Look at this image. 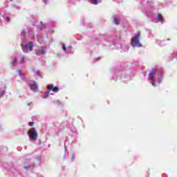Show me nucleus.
I'll return each instance as SVG.
<instances>
[{
    "instance_id": "nucleus-12",
    "label": "nucleus",
    "mask_w": 177,
    "mask_h": 177,
    "mask_svg": "<svg viewBox=\"0 0 177 177\" xmlns=\"http://www.w3.org/2000/svg\"><path fill=\"white\" fill-rule=\"evenodd\" d=\"M36 74L37 75H38V77H40V78H44V77H42V75H41L39 71H36Z\"/></svg>"
},
{
    "instance_id": "nucleus-3",
    "label": "nucleus",
    "mask_w": 177,
    "mask_h": 177,
    "mask_svg": "<svg viewBox=\"0 0 177 177\" xmlns=\"http://www.w3.org/2000/svg\"><path fill=\"white\" fill-rule=\"evenodd\" d=\"M21 46H22V48H24V49H27L28 50H30V52H32V48H34L32 41H30L28 44L25 46H23V44H21Z\"/></svg>"
},
{
    "instance_id": "nucleus-2",
    "label": "nucleus",
    "mask_w": 177,
    "mask_h": 177,
    "mask_svg": "<svg viewBox=\"0 0 177 177\" xmlns=\"http://www.w3.org/2000/svg\"><path fill=\"white\" fill-rule=\"evenodd\" d=\"M28 135L31 140H37L38 139V133L35 128H31L28 131Z\"/></svg>"
},
{
    "instance_id": "nucleus-11",
    "label": "nucleus",
    "mask_w": 177,
    "mask_h": 177,
    "mask_svg": "<svg viewBox=\"0 0 177 177\" xmlns=\"http://www.w3.org/2000/svg\"><path fill=\"white\" fill-rule=\"evenodd\" d=\"M93 5H97L99 3V0H92Z\"/></svg>"
},
{
    "instance_id": "nucleus-16",
    "label": "nucleus",
    "mask_w": 177,
    "mask_h": 177,
    "mask_svg": "<svg viewBox=\"0 0 177 177\" xmlns=\"http://www.w3.org/2000/svg\"><path fill=\"white\" fill-rule=\"evenodd\" d=\"M18 73H19L20 77H21V75H23V74L21 73V71H18Z\"/></svg>"
},
{
    "instance_id": "nucleus-17",
    "label": "nucleus",
    "mask_w": 177,
    "mask_h": 177,
    "mask_svg": "<svg viewBox=\"0 0 177 177\" xmlns=\"http://www.w3.org/2000/svg\"><path fill=\"white\" fill-rule=\"evenodd\" d=\"M152 85L153 86H156V80L155 81H152Z\"/></svg>"
},
{
    "instance_id": "nucleus-7",
    "label": "nucleus",
    "mask_w": 177,
    "mask_h": 177,
    "mask_svg": "<svg viewBox=\"0 0 177 177\" xmlns=\"http://www.w3.org/2000/svg\"><path fill=\"white\" fill-rule=\"evenodd\" d=\"M31 88L34 92H37V91H38V85L37 84V82H32Z\"/></svg>"
},
{
    "instance_id": "nucleus-10",
    "label": "nucleus",
    "mask_w": 177,
    "mask_h": 177,
    "mask_svg": "<svg viewBox=\"0 0 177 177\" xmlns=\"http://www.w3.org/2000/svg\"><path fill=\"white\" fill-rule=\"evenodd\" d=\"M113 23L114 24H116V26H118V18H114Z\"/></svg>"
},
{
    "instance_id": "nucleus-21",
    "label": "nucleus",
    "mask_w": 177,
    "mask_h": 177,
    "mask_svg": "<svg viewBox=\"0 0 177 177\" xmlns=\"http://www.w3.org/2000/svg\"><path fill=\"white\" fill-rule=\"evenodd\" d=\"M26 169H28L29 167H24Z\"/></svg>"
},
{
    "instance_id": "nucleus-4",
    "label": "nucleus",
    "mask_w": 177,
    "mask_h": 177,
    "mask_svg": "<svg viewBox=\"0 0 177 177\" xmlns=\"http://www.w3.org/2000/svg\"><path fill=\"white\" fill-rule=\"evenodd\" d=\"M156 71H157V68H153L151 69V71H150V73L149 74L150 80L155 81L156 77H154V74H156Z\"/></svg>"
},
{
    "instance_id": "nucleus-9",
    "label": "nucleus",
    "mask_w": 177,
    "mask_h": 177,
    "mask_svg": "<svg viewBox=\"0 0 177 177\" xmlns=\"http://www.w3.org/2000/svg\"><path fill=\"white\" fill-rule=\"evenodd\" d=\"M17 62V59L16 57H15L13 61L10 62V64H12V66H15V64H16Z\"/></svg>"
},
{
    "instance_id": "nucleus-1",
    "label": "nucleus",
    "mask_w": 177,
    "mask_h": 177,
    "mask_svg": "<svg viewBox=\"0 0 177 177\" xmlns=\"http://www.w3.org/2000/svg\"><path fill=\"white\" fill-rule=\"evenodd\" d=\"M140 39V32H138L137 35L132 38L131 39V46L135 48L137 46V48H140L142 46V44H140V41H139Z\"/></svg>"
},
{
    "instance_id": "nucleus-8",
    "label": "nucleus",
    "mask_w": 177,
    "mask_h": 177,
    "mask_svg": "<svg viewBox=\"0 0 177 177\" xmlns=\"http://www.w3.org/2000/svg\"><path fill=\"white\" fill-rule=\"evenodd\" d=\"M158 20L159 21H160L161 23H162L163 18H162V15L161 14H158Z\"/></svg>"
},
{
    "instance_id": "nucleus-20",
    "label": "nucleus",
    "mask_w": 177,
    "mask_h": 177,
    "mask_svg": "<svg viewBox=\"0 0 177 177\" xmlns=\"http://www.w3.org/2000/svg\"><path fill=\"white\" fill-rule=\"evenodd\" d=\"M46 95H47V96H49V91H47V92H46Z\"/></svg>"
},
{
    "instance_id": "nucleus-15",
    "label": "nucleus",
    "mask_w": 177,
    "mask_h": 177,
    "mask_svg": "<svg viewBox=\"0 0 177 177\" xmlns=\"http://www.w3.org/2000/svg\"><path fill=\"white\" fill-rule=\"evenodd\" d=\"M62 49L63 50H66V46L64 44H62Z\"/></svg>"
},
{
    "instance_id": "nucleus-5",
    "label": "nucleus",
    "mask_w": 177,
    "mask_h": 177,
    "mask_svg": "<svg viewBox=\"0 0 177 177\" xmlns=\"http://www.w3.org/2000/svg\"><path fill=\"white\" fill-rule=\"evenodd\" d=\"M48 91H52L53 92H55V93H57L59 91V87L56 86L55 87V84H50L48 86Z\"/></svg>"
},
{
    "instance_id": "nucleus-6",
    "label": "nucleus",
    "mask_w": 177,
    "mask_h": 177,
    "mask_svg": "<svg viewBox=\"0 0 177 177\" xmlns=\"http://www.w3.org/2000/svg\"><path fill=\"white\" fill-rule=\"evenodd\" d=\"M45 53H46V51L41 48H39L38 50H36V55H37V56L45 55Z\"/></svg>"
},
{
    "instance_id": "nucleus-18",
    "label": "nucleus",
    "mask_w": 177,
    "mask_h": 177,
    "mask_svg": "<svg viewBox=\"0 0 177 177\" xmlns=\"http://www.w3.org/2000/svg\"><path fill=\"white\" fill-rule=\"evenodd\" d=\"M10 19V18H9L8 17H6V21H9Z\"/></svg>"
},
{
    "instance_id": "nucleus-13",
    "label": "nucleus",
    "mask_w": 177,
    "mask_h": 177,
    "mask_svg": "<svg viewBox=\"0 0 177 177\" xmlns=\"http://www.w3.org/2000/svg\"><path fill=\"white\" fill-rule=\"evenodd\" d=\"M21 35H22V37H26V31H22L21 33Z\"/></svg>"
},
{
    "instance_id": "nucleus-19",
    "label": "nucleus",
    "mask_w": 177,
    "mask_h": 177,
    "mask_svg": "<svg viewBox=\"0 0 177 177\" xmlns=\"http://www.w3.org/2000/svg\"><path fill=\"white\" fill-rule=\"evenodd\" d=\"M162 74H164V72L162 71L160 72V75H162Z\"/></svg>"
},
{
    "instance_id": "nucleus-14",
    "label": "nucleus",
    "mask_w": 177,
    "mask_h": 177,
    "mask_svg": "<svg viewBox=\"0 0 177 177\" xmlns=\"http://www.w3.org/2000/svg\"><path fill=\"white\" fill-rule=\"evenodd\" d=\"M34 124H35L34 122H29V127H32V125H34Z\"/></svg>"
}]
</instances>
